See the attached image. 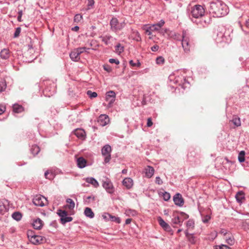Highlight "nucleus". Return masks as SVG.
<instances>
[{
  "label": "nucleus",
  "instance_id": "obj_1",
  "mask_svg": "<svg viewBox=\"0 0 249 249\" xmlns=\"http://www.w3.org/2000/svg\"><path fill=\"white\" fill-rule=\"evenodd\" d=\"M210 10L217 17H222L227 13L226 5L220 1L211 3Z\"/></svg>",
  "mask_w": 249,
  "mask_h": 249
},
{
  "label": "nucleus",
  "instance_id": "obj_2",
  "mask_svg": "<svg viewBox=\"0 0 249 249\" xmlns=\"http://www.w3.org/2000/svg\"><path fill=\"white\" fill-rule=\"evenodd\" d=\"M205 9L203 7L200 5H196L192 7L191 10L192 16L196 18L202 17L204 15Z\"/></svg>",
  "mask_w": 249,
  "mask_h": 249
},
{
  "label": "nucleus",
  "instance_id": "obj_3",
  "mask_svg": "<svg viewBox=\"0 0 249 249\" xmlns=\"http://www.w3.org/2000/svg\"><path fill=\"white\" fill-rule=\"evenodd\" d=\"M182 47L186 53L190 51L191 45L190 43V37L186 33L183 31L182 35Z\"/></svg>",
  "mask_w": 249,
  "mask_h": 249
},
{
  "label": "nucleus",
  "instance_id": "obj_4",
  "mask_svg": "<svg viewBox=\"0 0 249 249\" xmlns=\"http://www.w3.org/2000/svg\"><path fill=\"white\" fill-rule=\"evenodd\" d=\"M33 202L36 206L42 207L48 204V200L44 196L39 195L34 197Z\"/></svg>",
  "mask_w": 249,
  "mask_h": 249
},
{
  "label": "nucleus",
  "instance_id": "obj_5",
  "mask_svg": "<svg viewBox=\"0 0 249 249\" xmlns=\"http://www.w3.org/2000/svg\"><path fill=\"white\" fill-rule=\"evenodd\" d=\"M111 147L108 144L105 145L102 149V154L105 157L104 161L106 163L108 162L111 159Z\"/></svg>",
  "mask_w": 249,
  "mask_h": 249
},
{
  "label": "nucleus",
  "instance_id": "obj_6",
  "mask_svg": "<svg viewBox=\"0 0 249 249\" xmlns=\"http://www.w3.org/2000/svg\"><path fill=\"white\" fill-rule=\"evenodd\" d=\"M57 213L60 217L62 224H64L67 222L71 221L72 220L71 217L68 216V213L66 211L58 210Z\"/></svg>",
  "mask_w": 249,
  "mask_h": 249
},
{
  "label": "nucleus",
  "instance_id": "obj_7",
  "mask_svg": "<svg viewBox=\"0 0 249 249\" xmlns=\"http://www.w3.org/2000/svg\"><path fill=\"white\" fill-rule=\"evenodd\" d=\"M116 98V93L113 90H110L107 92L106 100L108 102V107H111L112 104L115 101Z\"/></svg>",
  "mask_w": 249,
  "mask_h": 249
},
{
  "label": "nucleus",
  "instance_id": "obj_8",
  "mask_svg": "<svg viewBox=\"0 0 249 249\" xmlns=\"http://www.w3.org/2000/svg\"><path fill=\"white\" fill-rule=\"evenodd\" d=\"M160 33L162 35L166 34L169 37L174 38V39L178 40H180V35L178 34L173 31H169L167 29H162L160 31Z\"/></svg>",
  "mask_w": 249,
  "mask_h": 249
},
{
  "label": "nucleus",
  "instance_id": "obj_9",
  "mask_svg": "<svg viewBox=\"0 0 249 249\" xmlns=\"http://www.w3.org/2000/svg\"><path fill=\"white\" fill-rule=\"evenodd\" d=\"M158 221L160 225L166 231L170 232L172 231V229L170 226L165 222L164 220L161 217H158L157 218Z\"/></svg>",
  "mask_w": 249,
  "mask_h": 249
},
{
  "label": "nucleus",
  "instance_id": "obj_10",
  "mask_svg": "<svg viewBox=\"0 0 249 249\" xmlns=\"http://www.w3.org/2000/svg\"><path fill=\"white\" fill-rule=\"evenodd\" d=\"M175 204L179 206H182L184 204V200L181 195L178 193L173 198Z\"/></svg>",
  "mask_w": 249,
  "mask_h": 249
},
{
  "label": "nucleus",
  "instance_id": "obj_11",
  "mask_svg": "<svg viewBox=\"0 0 249 249\" xmlns=\"http://www.w3.org/2000/svg\"><path fill=\"white\" fill-rule=\"evenodd\" d=\"M103 186L109 193L111 194L114 192L112 184L110 181H104L103 183Z\"/></svg>",
  "mask_w": 249,
  "mask_h": 249
},
{
  "label": "nucleus",
  "instance_id": "obj_12",
  "mask_svg": "<svg viewBox=\"0 0 249 249\" xmlns=\"http://www.w3.org/2000/svg\"><path fill=\"white\" fill-rule=\"evenodd\" d=\"M155 170L154 168L150 166H147L144 168V174L146 177L147 178H151L154 173Z\"/></svg>",
  "mask_w": 249,
  "mask_h": 249
},
{
  "label": "nucleus",
  "instance_id": "obj_13",
  "mask_svg": "<svg viewBox=\"0 0 249 249\" xmlns=\"http://www.w3.org/2000/svg\"><path fill=\"white\" fill-rule=\"evenodd\" d=\"M45 240L46 239L44 237L36 235L34 239H32L31 243L35 245L40 244L45 242Z\"/></svg>",
  "mask_w": 249,
  "mask_h": 249
},
{
  "label": "nucleus",
  "instance_id": "obj_14",
  "mask_svg": "<svg viewBox=\"0 0 249 249\" xmlns=\"http://www.w3.org/2000/svg\"><path fill=\"white\" fill-rule=\"evenodd\" d=\"M165 22L161 20L159 23L153 24L149 27V29L152 31H158L164 25Z\"/></svg>",
  "mask_w": 249,
  "mask_h": 249
},
{
  "label": "nucleus",
  "instance_id": "obj_15",
  "mask_svg": "<svg viewBox=\"0 0 249 249\" xmlns=\"http://www.w3.org/2000/svg\"><path fill=\"white\" fill-rule=\"evenodd\" d=\"M102 42H103L106 45H108L110 43L111 40H113V37L110 34H107L105 35L100 36Z\"/></svg>",
  "mask_w": 249,
  "mask_h": 249
},
{
  "label": "nucleus",
  "instance_id": "obj_16",
  "mask_svg": "<svg viewBox=\"0 0 249 249\" xmlns=\"http://www.w3.org/2000/svg\"><path fill=\"white\" fill-rule=\"evenodd\" d=\"M224 235L226 243L228 244H229L230 246H232L234 244V239L231 234L225 232L224 233Z\"/></svg>",
  "mask_w": 249,
  "mask_h": 249
},
{
  "label": "nucleus",
  "instance_id": "obj_17",
  "mask_svg": "<svg viewBox=\"0 0 249 249\" xmlns=\"http://www.w3.org/2000/svg\"><path fill=\"white\" fill-rule=\"evenodd\" d=\"M109 118L106 115H101L98 119V122L102 126H105L109 122Z\"/></svg>",
  "mask_w": 249,
  "mask_h": 249
},
{
  "label": "nucleus",
  "instance_id": "obj_18",
  "mask_svg": "<svg viewBox=\"0 0 249 249\" xmlns=\"http://www.w3.org/2000/svg\"><path fill=\"white\" fill-rule=\"evenodd\" d=\"M123 184L127 189H130L133 185V180L130 178H126L123 180Z\"/></svg>",
  "mask_w": 249,
  "mask_h": 249
},
{
  "label": "nucleus",
  "instance_id": "obj_19",
  "mask_svg": "<svg viewBox=\"0 0 249 249\" xmlns=\"http://www.w3.org/2000/svg\"><path fill=\"white\" fill-rule=\"evenodd\" d=\"M33 226L35 229L40 230L43 226V221L39 218L35 219L33 221Z\"/></svg>",
  "mask_w": 249,
  "mask_h": 249
},
{
  "label": "nucleus",
  "instance_id": "obj_20",
  "mask_svg": "<svg viewBox=\"0 0 249 249\" xmlns=\"http://www.w3.org/2000/svg\"><path fill=\"white\" fill-rule=\"evenodd\" d=\"M75 135L81 139H84L86 137L85 131L82 129H77L74 131Z\"/></svg>",
  "mask_w": 249,
  "mask_h": 249
},
{
  "label": "nucleus",
  "instance_id": "obj_21",
  "mask_svg": "<svg viewBox=\"0 0 249 249\" xmlns=\"http://www.w3.org/2000/svg\"><path fill=\"white\" fill-rule=\"evenodd\" d=\"M70 56L71 60L74 61H78L80 59V55L76 49L71 53Z\"/></svg>",
  "mask_w": 249,
  "mask_h": 249
},
{
  "label": "nucleus",
  "instance_id": "obj_22",
  "mask_svg": "<svg viewBox=\"0 0 249 249\" xmlns=\"http://www.w3.org/2000/svg\"><path fill=\"white\" fill-rule=\"evenodd\" d=\"M110 24L112 30L114 31H117V29H119L117 27L118 25V21L116 18H112L110 21Z\"/></svg>",
  "mask_w": 249,
  "mask_h": 249
},
{
  "label": "nucleus",
  "instance_id": "obj_23",
  "mask_svg": "<svg viewBox=\"0 0 249 249\" xmlns=\"http://www.w3.org/2000/svg\"><path fill=\"white\" fill-rule=\"evenodd\" d=\"M77 163L78 166L80 168H82L86 166L87 160L83 157H80L77 159Z\"/></svg>",
  "mask_w": 249,
  "mask_h": 249
},
{
  "label": "nucleus",
  "instance_id": "obj_24",
  "mask_svg": "<svg viewBox=\"0 0 249 249\" xmlns=\"http://www.w3.org/2000/svg\"><path fill=\"white\" fill-rule=\"evenodd\" d=\"M10 55L9 50L6 49L2 50L0 54L1 58L3 59H8Z\"/></svg>",
  "mask_w": 249,
  "mask_h": 249
},
{
  "label": "nucleus",
  "instance_id": "obj_25",
  "mask_svg": "<svg viewBox=\"0 0 249 249\" xmlns=\"http://www.w3.org/2000/svg\"><path fill=\"white\" fill-rule=\"evenodd\" d=\"M235 198L238 202L242 203L245 199V194L242 191H239L236 194Z\"/></svg>",
  "mask_w": 249,
  "mask_h": 249
},
{
  "label": "nucleus",
  "instance_id": "obj_26",
  "mask_svg": "<svg viewBox=\"0 0 249 249\" xmlns=\"http://www.w3.org/2000/svg\"><path fill=\"white\" fill-rule=\"evenodd\" d=\"M174 218H172V221L174 224H179L181 225L182 221H181V217L179 215H176L175 214L173 215Z\"/></svg>",
  "mask_w": 249,
  "mask_h": 249
},
{
  "label": "nucleus",
  "instance_id": "obj_27",
  "mask_svg": "<svg viewBox=\"0 0 249 249\" xmlns=\"http://www.w3.org/2000/svg\"><path fill=\"white\" fill-rule=\"evenodd\" d=\"M85 214L90 218H92L94 216V214L92 210L89 207L86 208L84 211Z\"/></svg>",
  "mask_w": 249,
  "mask_h": 249
},
{
  "label": "nucleus",
  "instance_id": "obj_28",
  "mask_svg": "<svg viewBox=\"0 0 249 249\" xmlns=\"http://www.w3.org/2000/svg\"><path fill=\"white\" fill-rule=\"evenodd\" d=\"M86 180L87 182L92 184L95 187H97L99 186L98 182L93 178H87Z\"/></svg>",
  "mask_w": 249,
  "mask_h": 249
},
{
  "label": "nucleus",
  "instance_id": "obj_29",
  "mask_svg": "<svg viewBox=\"0 0 249 249\" xmlns=\"http://www.w3.org/2000/svg\"><path fill=\"white\" fill-rule=\"evenodd\" d=\"M67 203V207L70 210H72L75 207V203L74 201L71 198H68L66 200Z\"/></svg>",
  "mask_w": 249,
  "mask_h": 249
},
{
  "label": "nucleus",
  "instance_id": "obj_30",
  "mask_svg": "<svg viewBox=\"0 0 249 249\" xmlns=\"http://www.w3.org/2000/svg\"><path fill=\"white\" fill-rule=\"evenodd\" d=\"M13 111L15 113H20L23 111V107L18 104H15L13 107Z\"/></svg>",
  "mask_w": 249,
  "mask_h": 249
},
{
  "label": "nucleus",
  "instance_id": "obj_31",
  "mask_svg": "<svg viewBox=\"0 0 249 249\" xmlns=\"http://www.w3.org/2000/svg\"><path fill=\"white\" fill-rule=\"evenodd\" d=\"M44 175L46 178L50 180L53 179L54 177V173L53 172L49 170L46 171Z\"/></svg>",
  "mask_w": 249,
  "mask_h": 249
},
{
  "label": "nucleus",
  "instance_id": "obj_32",
  "mask_svg": "<svg viewBox=\"0 0 249 249\" xmlns=\"http://www.w3.org/2000/svg\"><path fill=\"white\" fill-rule=\"evenodd\" d=\"M232 123L236 126H239L241 125L240 119L236 116H233L232 120L231 121Z\"/></svg>",
  "mask_w": 249,
  "mask_h": 249
},
{
  "label": "nucleus",
  "instance_id": "obj_33",
  "mask_svg": "<svg viewBox=\"0 0 249 249\" xmlns=\"http://www.w3.org/2000/svg\"><path fill=\"white\" fill-rule=\"evenodd\" d=\"M40 151L39 147L36 145H33L31 148V152L34 155H37Z\"/></svg>",
  "mask_w": 249,
  "mask_h": 249
},
{
  "label": "nucleus",
  "instance_id": "obj_34",
  "mask_svg": "<svg viewBox=\"0 0 249 249\" xmlns=\"http://www.w3.org/2000/svg\"><path fill=\"white\" fill-rule=\"evenodd\" d=\"M245 152L244 151H241L238 155V159L240 162H243L245 161Z\"/></svg>",
  "mask_w": 249,
  "mask_h": 249
},
{
  "label": "nucleus",
  "instance_id": "obj_35",
  "mask_svg": "<svg viewBox=\"0 0 249 249\" xmlns=\"http://www.w3.org/2000/svg\"><path fill=\"white\" fill-rule=\"evenodd\" d=\"M21 217V214L19 212H15L12 214V217L17 221L20 220Z\"/></svg>",
  "mask_w": 249,
  "mask_h": 249
},
{
  "label": "nucleus",
  "instance_id": "obj_36",
  "mask_svg": "<svg viewBox=\"0 0 249 249\" xmlns=\"http://www.w3.org/2000/svg\"><path fill=\"white\" fill-rule=\"evenodd\" d=\"M27 235L28 238L30 241L32 242V239H34V237H35L36 235L34 234V232L33 231L29 230L27 232Z\"/></svg>",
  "mask_w": 249,
  "mask_h": 249
},
{
  "label": "nucleus",
  "instance_id": "obj_37",
  "mask_svg": "<svg viewBox=\"0 0 249 249\" xmlns=\"http://www.w3.org/2000/svg\"><path fill=\"white\" fill-rule=\"evenodd\" d=\"M75 49L80 55V54H81L82 53H83L84 52L88 53L87 52V50H89V48H87L86 47H81V48H77Z\"/></svg>",
  "mask_w": 249,
  "mask_h": 249
},
{
  "label": "nucleus",
  "instance_id": "obj_38",
  "mask_svg": "<svg viewBox=\"0 0 249 249\" xmlns=\"http://www.w3.org/2000/svg\"><path fill=\"white\" fill-rule=\"evenodd\" d=\"M214 249H231L230 247L225 245H221L219 246H215Z\"/></svg>",
  "mask_w": 249,
  "mask_h": 249
},
{
  "label": "nucleus",
  "instance_id": "obj_39",
  "mask_svg": "<svg viewBox=\"0 0 249 249\" xmlns=\"http://www.w3.org/2000/svg\"><path fill=\"white\" fill-rule=\"evenodd\" d=\"M186 225L188 229L193 228L194 227V222L192 220L189 219L186 222Z\"/></svg>",
  "mask_w": 249,
  "mask_h": 249
},
{
  "label": "nucleus",
  "instance_id": "obj_40",
  "mask_svg": "<svg viewBox=\"0 0 249 249\" xmlns=\"http://www.w3.org/2000/svg\"><path fill=\"white\" fill-rule=\"evenodd\" d=\"M165 62V59L162 56H159L156 59L157 64H163Z\"/></svg>",
  "mask_w": 249,
  "mask_h": 249
},
{
  "label": "nucleus",
  "instance_id": "obj_41",
  "mask_svg": "<svg viewBox=\"0 0 249 249\" xmlns=\"http://www.w3.org/2000/svg\"><path fill=\"white\" fill-rule=\"evenodd\" d=\"M6 87V84L5 81L0 82V92L3 91Z\"/></svg>",
  "mask_w": 249,
  "mask_h": 249
},
{
  "label": "nucleus",
  "instance_id": "obj_42",
  "mask_svg": "<svg viewBox=\"0 0 249 249\" xmlns=\"http://www.w3.org/2000/svg\"><path fill=\"white\" fill-rule=\"evenodd\" d=\"M83 18L82 15L80 14H76L74 18V21L75 22H79Z\"/></svg>",
  "mask_w": 249,
  "mask_h": 249
},
{
  "label": "nucleus",
  "instance_id": "obj_43",
  "mask_svg": "<svg viewBox=\"0 0 249 249\" xmlns=\"http://www.w3.org/2000/svg\"><path fill=\"white\" fill-rule=\"evenodd\" d=\"M87 93L91 98L97 96V93L96 92H92L91 90H88Z\"/></svg>",
  "mask_w": 249,
  "mask_h": 249
},
{
  "label": "nucleus",
  "instance_id": "obj_44",
  "mask_svg": "<svg viewBox=\"0 0 249 249\" xmlns=\"http://www.w3.org/2000/svg\"><path fill=\"white\" fill-rule=\"evenodd\" d=\"M115 51L120 53L124 51L123 47L121 46L120 44H118L116 47Z\"/></svg>",
  "mask_w": 249,
  "mask_h": 249
},
{
  "label": "nucleus",
  "instance_id": "obj_45",
  "mask_svg": "<svg viewBox=\"0 0 249 249\" xmlns=\"http://www.w3.org/2000/svg\"><path fill=\"white\" fill-rule=\"evenodd\" d=\"M110 220H111L112 221H115L116 222H117L118 223H120L121 222V220H120V218L116 217L114 216H112L111 215V217H110Z\"/></svg>",
  "mask_w": 249,
  "mask_h": 249
},
{
  "label": "nucleus",
  "instance_id": "obj_46",
  "mask_svg": "<svg viewBox=\"0 0 249 249\" xmlns=\"http://www.w3.org/2000/svg\"><path fill=\"white\" fill-rule=\"evenodd\" d=\"M163 198L164 200L167 201L170 198V195L168 193L165 192L163 194Z\"/></svg>",
  "mask_w": 249,
  "mask_h": 249
},
{
  "label": "nucleus",
  "instance_id": "obj_47",
  "mask_svg": "<svg viewBox=\"0 0 249 249\" xmlns=\"http://www.w3.org/2000/svg\"><path fill=\"white\" fill-rule=\"evenodd\" d=\"M179 215L180 216H181V221H182V222H183V221L184 219H186L188 218V217H189L188 215H187V214H186V213H182V212L180 213Z\"/></svg>",
  "mask_w": 249,
  "mask_h": 249
},
{
  "label": "nucleus",
  "instance_id": "obj_48",
  "mask_svg": "<svg viewBox=\"0 0 249 249\" xmlns=\"http://www.w3.org/2000/svg\"><path fill=\"white\" fill-rule=\"evenodd\" d=\"M94 0H88V9H89L91 7H92L94 5Z\"/></svg>",
  "mask_w": 249,
  "mask_h": 249
},
{
  "label": "nucleus",
  "instance_id": "obj_49",
  "mask_svg": "<svg viewBox=\"0 0 249 249\" xmlns=\"http://www.w3.org/2000/svg\"><path fill=\"white\" fill-rule=\"evenodd\" d=\"M211 218V217L209 215H206L205 216H204L203 218H202V221L205 223H207L209 220Z\"/></svg>",
  "mask_w": 249,
  "mask_h": 249
},
{
  "label": "nucleus",
  "instance_id": "obj_50",
  "mask_svg": "<svg viewBox=\"0 0 249 249\" xmlns=\"http://www.w3.org/2000/svg\"><path fill=\"white\" fill-rule=\"evenodd\" d=\"M188 239L189 242H191L192 244L195 243V237L192 234L190 235L188 237Z\"/></svg>",
  "mask_w": 249,
  "mask_h": 249
},
{
  "label": "nucleus",
  "instance_id": "obj_51",
  "mask_svg": "<svg viewBox=\"0 0 249 249\" xmlns=\"http://www.w3.org/2000/svg\"><path fill=\"white\" fill-rule=\"evenodd\" d=\"M155 182H156V183L158 184V185H161L162 184L163 181H162V179L159 177H157L156 178Z\"/></svg>",
  "mask_w": 249,
  "mask_h": 249
},
{
  "label": "nucleus",
  "instance_id": "obj_52",
  "mask_svg": "<svg viewBox=\"0 0 249 249\" xmlns=\"http://www.w3.org/2000/svg\"><path fill=\"white\" fill-rule=\"evenodd\" d=\"M102 217L104 219L106 220H109L110 219L111 215L108 213H105L102 215Z\"/></svg>",
  "mask_w": 249,
  "mask_h": 249
},
{
  "label": "nucleus",
  "instance_id": "obj_53",
  "mask_svg": "<svg viewBox=\"0 0 249 249\" xmlns=\"http://www.w3.org/2000/svg\"><path fill=\"white\" fill-rule=\"evenodd\" d=\"M20 28H17L16 29V30L15 32V34H14V36L15 37H17L19 35V33L20 32Z\"/></svg>",
  "mask_w": 249,
  "mask_h": 249
},
{
  "label": "nucleus",
  "instance_id": "obj_54",
  "mask_svg": "<svg viewBox=\"0 0 249 249\" xmlns=\"http://www.w3.org/2000/svg\"><path fill=\"white\" fill-rule=\"evenodd\" d=\"M153 125V122L151 118L147 119V126L148 127H151Z\"/></svg>",
  "mask_w": 249,
  "mask_h": 249
},
{
  "label": "nucleus",
  "instance_id": "obj_55",
  "mask_svg": "<svg viewBox=\"0 0 249 249\" xmlns=\"http://www.w3.org/2000/svg\"><path fill=\"white\" fill-rule=\"evenodd\" d=\"M109 62L110 63H115L116 64H119V61L117 60V59H113V58H111L109 60Z\"/></svg>",
  "mask_w": 249,
  "mask_h": 249
},
{
  "label": "nucleus",
  "instance_id": "obj_56",
  "mask_svg": "<svg viewBox=\"0 0 249 249\" xmlns=\"http://www.w3.org/2000/svg\"><path fill=\"white\" fill-rule=\"evenodd\" d=\"M6 107L4 105H0V114H1L5 111Z\"/></svg>",
  "mask_w": 249,
  "mask_h": 249
},
{
  "label": "nucleus",
  "instance_id": "obj_57",
  "mask_svg": "<svg viewBox=\"0 0 249 249\" xmlns=\"http://www.w3.org/2000/svg\"><path fill=\"white\" fill-rule=\"evenodd\" d=\"M124 25H125V23L124 22L121 23L120 24L118 23V25H117V27L118 28H119V29H117V31L120 30L122 29H123L124 27Z\"/></svg>",
  "mask_w": 249,
  "mask_h": 249
},
{
  "label": "nucleus",
  "instance_id": "obj_58",
  "mask_svg": "<svg viewBox=\"0 0 249 249\" xmlns=\"http://www.w3.org/2000/svg\"><path fill=\"white\" fill-rule=\"evenodd\" d=\"M133 34L136 35L135 39L137 41H139L141 39V37L140 36V35L138 32H134Z\"/></svg>",
  "mask_w": 249,
  "mask_h": 249
},
{
  "label": "nucleus",
  "instance_id": "obj_59",
  "mask_svg": "<svg viewBox=\"0 0 249 249\" xmlns=\"http://www.w3.org/2000/svg\"><path fill=\"white\" fill-rule=\"evenodd\" d=\"M159 48V46L155 45H154L153 46H152L151 48V49L153 52H156L158 50Z\"/></svg>",
  "mask_w": 249,
  "mask_h": 249
},
{
  "label": "nucleus",
  "instance_id": "obj_60",
  "mask_svg": "<svg viewBox=\"0 0 249 249\" xmlns=\"http://www.w3.org/2000/svg\"><path fill=\"white\" fill-rule=\"evenodd\" d=\"M18 21H21V17L22 16V11H20L18 13Z\"/></svg>",
  "mask_w": 249,
  "mask_h": 249
},
{
  "label": "nucleus",
  "instance_id": "obj_61",
  "mask_svg": "<svg viewBox=\"0 0 249 249\" xmlns=\"http://www.w3.org/2000/svg\"><path fill=\"white\" fill-rule=\"evenodd\" d=\"M104 69L105 71H106L107 72H110L111 71V68L108 65L104 66Z\"/></svg>",
  "mask_w": 249,
  "mask_h": 249
},
{
  "label": "nucleus",
  "instance_id": "obj_62",
  "mask_svg": "<svg viewBox=\"0 0 249 249\" xmlns=\"http://www.w3.org/2000/svg\"><path fill=\"white\" fill-rule=\"evenodd\" d=\"M151 32L152 31H151L150 29H149V28L148 29H147L146 30V33L148 35H151L152 33H151Z\"/></svg>",
  "mask_w": 249,
  "mask_h": 249
},
{
  "label": "nucleus",
  "instance_id": "obj_63",
  "mask_svg": "<svg viewBox=\"0 0 249 249\" xmlns=\"http://www.w3.org/2000/svg\"><path fill=\"white\" fill-rule=\"evenodd\" d=\"M132 219L131 218H128L125 220V224H129L131 223Z\"/></svg>",
  "mask_w": 249,
  "mask_h": 249
},
{
  "label": "nucleus",
  "instance_id": "obj_64",
  "mask_svg": "<svg viewBox=\"0 0 249 249\" xmlns=\"http://www.w3.org/2000/svg\"><path fill=\"white\" fill-rule=\"evenodd\" d=\"M129 64L130 65H131L132 66H133V67L136 66V64L135 63H134L133 60H130L129 61Z\"/></svg>",
  "mask_w": 249,
  "mask_h": 249
}]
</instances>
